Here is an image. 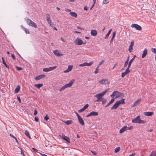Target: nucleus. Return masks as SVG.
Returning a JSON list of instances; mask_svg holds the SVG:
<instances>
[{"label":"nucleus","instance_id":"nucleus-56","mask_svg":"<svg viewBox=\"0 0 156 156\" xmlns=\"http://www.w3.org/2000/svg\"><path fill=\"white\" fill-rule=\"evenodd\" d=\"M88 9V8L86 6H85L84 7V9L85 10H87Z\"/></svg>","mask_w":156,"mask_h":156},{"label":"nucleus","instance_id":"nucleus-30","mask_svg":"<svg viewBox=\"0 0 156 156\" xmlns=\"http://www.w3.org/2000/svg\"><path fill=\"white\" fill-rule=\"evenodd\" d=\"M115 99L114 98H113L109 102V103L106 106H105V107H106L108 106H109L110 105L112 104L114 101Z\"/></svg>","mask_w":156,"mask_h":156},{"label":"nucleus","instance_id":"nucleus-10","mask_svg":"<svg viewBox=\"0 0 156 156\" xmlns=\"http://www.w3.org/2000/svg\"><path fill=\"white\" fill-rule=\"evenodd\" d=\"M93 63L92 62H90L89 63H87V62H85L83 63L80 64L79 65V66L83 67L84 66H91Z\"/></svg>","mask_w":156,"mask_h":156},{"label":"nucleus","instance_id":"nucleus-52","mask_svg":"<svg viewBox=\"0 0 156 156\" xmlns=\"http://www.w3.org/2000/svg\"><path fill=\"white\" fill-rule=\"evenodd\" d=\"M17 98L18 101H19V103H20L21 102V99L20 98V96H17Z\"/></svg>","mask_w":156,"mask_h":156},{"label":"nucleus","instance_id":"nucleus-61","mask_svg":"<svg viewBox=\"0 0 156 156\" xmlns=\"http://www.w3.org/2000/svg\"><path fill=\"white\" fill-rule=\"evenodd\" d=\"M73 32L75 33L80 34L81 33V32H78V31H76V30H74L73 31Z\"/></svg>","mask_w":156,"mask_h":156},{"label":"nucleus","instance_id":"nucleus-7","mask_svg":"<svg viewBox=\"0 0 156 156\" xmlns=\"http://www.w3.org/2000/svg\"><path fill=\"white\" fill-rule=\"evenodd\" d=\"M57 67L56 66L53 67H49L48 68H45L43 69V71L45 72H48L55 69Z\"/></svg>","mask_w":156,"mask_h":156},{"label":"nucleus","instance_id":"nucleus-57","mask_svg":"<svg viewBox=\"0 0 156 156\" xmlns=\"http://www.w3.org/2000/svg\"><path fill=\"white\" fill-rule=\"evenodd\" d=\"M69 72H70L69 70L68 69H67L66 70L64 71V73H68Z\"/></svg>","mask_w":156,"mask_h":156},{"label":"nucleus","instance_id":"nucleus-22","mask_svg":"<svg viewBox=\"0 0 156 156\" xmlns=\"http://www.w3.org/2000/svg\"><path fill=\"white\" fill-rule=\"evenodd\" d=\"M20 86L19 85H18L17 86L16 88L15 89V90H14V92L16 94L17 93L20 91Z\"/></svg>","mask_w":156,"mask_h":156},{"label":"nucleus","instance_id":"nucleus-51","mask_svg":"<svg viewBox=\"0 0 156 156\" xmlns=\"http://www.w3.org/2000/svg\"><path fill=\"white\" fill-rule=\"evenodd\" d=\"M16 68L18 70H21L22 69V68L20 67L16 66Z\"/></svg>","mask_w":156,"mask_h":156},{"label":"nucleus","instance_id":"nucleus-3","mask_svg":"<svg viewBox=\"0 0 156 156\" xmlns=\"http://www.w3.org/2000/svg\"><path fill=\"white\" fill-rule=\"evenodd\" d=\"M124 99H122L121 100L118 101L111 108V110L115 109L120 104L125 103Z\"/></svg>","mask_w":156,"mask_h":156},{"label":"nucleus","instance_id":"nucleus-50","mask_svg":"<svg viewBox=\"0 0 156 156\" xmlns=\"http://www.w3.org/2000/svg\"><path fill=\"white\" fill-rule=\"evenodd\" d=\"M128 62L127 61H126L125 62V64H124V66L125 67H126L128 65Z\"/></svg>","mask_w":156,"mask_h":156},{"label":"nucleus","instance_id":"nucleus-42","mask_svg":"<svg viewBox=\"0 0 156 156\" xmlns=\"http://www.w3.org/2000/svg\"><path fill=\"white\" fill-rule=\"evenodd\" d=\"M99 66H98L96 68L95 71L94 72L95 74H97L98 73V68Z\"/></svg>","mask_w":156,"mask_h":156},{"label":"nucleus","instance_id":"nucleus-31","mask_svg":"<svg viewBox=\"0 0 156 156\" xmlns=\"http://www.w3.org/2000/svg\"><path fill=\"white\" fill-rule=\"evenodd\" d=\"M67 125H69L71 124L72 122L73 121L72 120H68L64 122Z\"/></svg>","mask_w":156,"mask_h":156},{"label":"nucleus","instance_id":"nucleus-19","mask_svg":"<svg viewBox=\"0 0 156 156\" xmlns=\"http://www.w3.org/2000/svg\"><path fill=\"white\" fill-rule=\"evenodd\" d=\"M127 126H124L120 129L119 130V133H123L125 131L127 130Z\"/></svg>","mask_w":156,"mask_h":156},{"label":"nucleus","instance_id":"nucleus-25","mask_svg":"<svg viewBox=\"0 0 156 156\" xmlns=\"http://www.w3.org/2000/svg\"><path fill=\"white\" fill-rule=\"evenodd\" d=\"M135 56H136L135 55L134 56L133 58H132L129 61V62L128 63V67H130V66L131 64L132 63V62H133V61H134Z\"/></svg>","mask_w":156,"mask_h":156},{"label":"nucleus","instance_id":"nucleus-11","mask_svg":"<svg viewBox=\"0 0 156 156\" xmlns=\"http://www.w3.org/2000/svg\"><path fill=\"white\" fill-rule=\"evenodd\" d=\"M98 115V113L96 112L93 111L90 112L86 116V117H88L91 116H97Z\"/></svg>","mask_w":156,"mask_h":156},{"label":"nucleus","instance_id":"nucleus-62","mask_svg":"<svg viewBox=\"0 0 156 156\" xmlns=\"http://www.w3.org/2000/svg\"><path fill=\"white\" fill-rule=\"evenodd\" d=\"M83 110L81 108L78 111V112L79 113H80V112H83Z\"/></svg>","mask_w":156,"mask_h":156},{"label":"nucleus","instance_id":"nucleus-26","mask_svg":"<svg viewBox=\"0 0 156 156\" xmlns=\"http://www.w3.org/2000/svg\"><path fill=\"white\" fill-rule=\"evenodd\" d=\"M2 63L8 69H9V66L6 64V62H5L4 59L3 57H2Z\"/></svg>","mask_w":156,"mask_h":156},{"label":"nucleus","instance_id":"nucleus-60","mask_svg":"<svg viewBox=\"0 0 156 156\" xmlns=\"http://www.w3.org/2000/svg\"><path fill=\"white\" fill-rule=\"evenodd\" d=\"M75 113L76 114V115L77 116L78 118L80 117L76 112H75Z\"/></svg>","mask_w":156,"mask_h":156},{"label":"nucleus","instance_id":"nucleus-33","mask_svg":"<svg viewBox=\"0 0 156 156\" xmlns=\"http://www.w3.org/2000/svg\"><path fill=\"white\" fill-rule=\"evenodd\" d=\"M46 20H47V21L51 20L50 16L48 13H47L46 14Z\"/></svg>","mask_w":156,"mask_h":156},{"label":"nucleus","instance_id":"nucleus-45","mask_svg":"<svg viewBox=\"0 0 156 156\" xmlns=\"http://www.w3.org/2000/svg\"><path fill=\"white\" fill-rule=\"evenodd\" d=\"M133 126H130L129 127H127V130H131L133 129Z\"/></svg>","mask_w":156,"mask_h":156},{"label":"nucleus","instance_id":"nucleus-8","mask_svg":"<svg viewBox=\"0 0 156 156\" xmlns=\"http://www.w3.org/2000/svg\"><path fill=\"white\" fill-rule=\"evenodd\" d=\"M75 43L77 45H81L83 44V41L79 38H77L75 41Z\"/></svg>","mask_w":156,"mask_h":156},{"label":"nucleus","instance_id":"nucleus-63","mask_svg":"<svg viewBox=\"0 0 156 156\" xmlns=\"http://www.w3.org/2000/svg\"><path fill=\"white\" fill-rule=\"evenodd\" d=\"M77 28L78 29H80L81 30H84V29L83 28L80 27H77Z\"/></svg>","mask_w":156,"mask_h":156},{"label":"nucleus","instance_id":"nucleus-20","mask_svg":"<svg viewBox=\"0 0 156 156\" xmlns=\"http://www.w3.org/2000/svg\"><path fill=\"white\" fill-rule=\"evenodd\" d=\"M90 34L92 35L95 36L97 34V32L96 30H91Z\"/></svg>","mask_w":156,"mask_h":156},{"label":"nucleus","instance_id":"nucleus-47","mask_svg":"<svg viewBox=\"0 0 156 156\" xmlns=\"http://www.w3.org/2000/svg\"><path fill=\"white\" fill-rule=\"evenodd\" d=\"M105 62V60H101V62H100L99 66H100L104 62Z\"/></svg>","mask_w":156,"mask_h":156},{"label":"nucleus","instance_id":"nucleus-2","mask_svg":"<svg viewBox=\"0 0 156 156\" xmlns=\"http://www.w3.org/2000/svg\"><path fill=\"white\" fill-rule=\"evenodd\" d=\"M74 81L75 80L74 79L70 81L69 83L65 84V85L63 86L61 88H60L59 90V91H61L64 90L66 88L71 87Z\"/></svg>","mask_w":156,"mask_h":156},{"label":"nucleus","instance_id":"nucleus-44","mask_svg":"<svg viewBox=\"0 0 156 156\" xmlns=\"http://www.w3.org/2000/svg\"><path fill=\"white\" fill-rule=\"evenodd\" d=\"M151 51L156 54V49L155 48H151Z\"/></svg>","mask_w":156,"mask_h":156},{"label":"nucleus","instance_id":"nucleus-23","mask_svg":"<svg viewBox=\"0 0 156 156\" xmlns=\"http://www.w3.org/2000/svg\"><path fill=\"white\" fill-rule=\"evenodd\" d=\"M69 14L71 16L74 17L76 18L77 16V15L74 12H71L69 13Z\"/></svg>","mask_w":156,"mask_h":156},{"label":"nucleus","instance_id":"nucleus-32","mask_svg":"<svg viewBox=\"0 0 156 156\" xmlns=\"http://www.w3.org/2000/svg\"><path fill=\"white\" fill-rule=\"evenodd\" d=\"M109 90V89H108L105 90L103 91L100 94L102 95L103 96L107 92L108 90Z\"/></svg>","mask_w":156,"mask_h":156},{"label":"nucleus","instance_id":"nucleus-41","mask_svg":"<svg viewBox=\"0 0 156 156\" xmlns=\"http://www.w3.org/2000/svg\"><path fill=\"white\" fill-rule=\"evenodd\" d=\"M134 41L133 40H132L131 41V44H130V45L129 46L133 47V46L134 45Z\"/></svg>","mask_w":156,"mask_h":156},{"label":"nucleus","instance_id":"nucleus-43","mask_svg":"<svg viewBox=\"0 0 156 156\" xmlns=\"http://www.w3.org/2000/svg\"><path fill=\"white\" fill-rule=\"evenodd\" d=\"M49 119V118L48 117V116L47 115H46V116H45L44 117V119L45 120H48V119Z\"/></svg>","mask_w":156,"mask_h":156},{"label":"nucleus","instance_id":"nucleus-37","mask_svg":"<svg viewBox=\"0 0 156 156\" xmlns=\"http://www.w3.org/2000/svg\"><path fill=\"white\" fill-rule=\"evenodd\" d=\"M133 50V47L129 46V52H131L132 51V50Z\"/></svg>","mask_w":156,"mask_h":156},{"label":"nucleus","instance_id":"nucleus-16","mask_svg":"<svg viewBox=\"0 0 156 156\" xmlns=\"http://www.w3.org/2000/svg\"><path fill=\"white\" fill-rule=\"evenodd\" d=\"M144 114L145 115L149 116H152L153 114V112H144Z\"/></svg>","mask_w":156,"mask_h":156},{"label":"nucleus","instance_id":"nucleus-6","mask_svg":"<svg viewBox=\"0 0 156 156\" xmlns=\"http://www.w3.org/2000/svg\"><path fill=\"white\" fill-rule=\"evenodd\" d=\"M98 83L100 84L106 85L109 84V82L108 80L106 79L99 80Z\"/></svg>","mask_w":156,"mask_h":156},{"label":"nucleus","instance_id":"nucleus-27","mask_svg":"<svg viewBox=\"0 0 156 156\" xmlns=\"http://www.w3.org/2000/svg\"><path fill=\"white\" fill-rule=\"evenodd\" d=\"M48 23L49 24V25L51 27H53V25H54V23L52 22L51 20H50L47 21Z\"/></svg>","mask_w":156,"mask_h":156},{"label":"nucleus","instance_id":"nucleus-55","mask_svg":"<svg viewBox=\"0 0 156 156\" xmlns=\"http://www.w3.org/2000/svg\"><path fill=\"white\" fill-rule=\"evenodd\" d=\"M35 120L36 122H38V118L37 117H35Z\"/></svg>","mask_w":156,"mask_h":156},{"label":"nucleus","instance_id":"nucleus-9","mask_svg":"<svg viewBox=\"0 0 156 156\" xmlns=\"http://www.w3.org/2000/svg\"><path fill=\"white\" fill-rule=\"evenodd\" d=\"M131 27L132 28L135 27L136 29L138 30H142L141 27L138 24H133L131 25Z\"/></svg>","mask_w":156,"mask_h":156},{"label":"nucleus","instance_id":"nucleus-58","mask_svg":"<svg viewBox=\"0 0 156 156\" xmlns=\"http://www.w3.org/2000/svg\"><path fill=\"white\" fill-rule=\"evenodd\" d=\"M69 72H70L69 70L68 69H67L66 70L64 71V73H68Z\"/></svg>","mask_w":156,"mask_h":156},{"label":"nucleus","instance_id":"nucleus-28","mask_svg":"<svg viewBox=\"0 0 156 156\" xmlns=\"http://www.w3.org/2000/svg\"><path fill=\"white\" fill-rule=\"evenodd\" d=\"M43 86V84L42 83H40L38 84H36L35 85V86L37 88L39 89L41 87Z\"/></svg>","mask_w":156,"mask_h":156},{"label":"nucleus","instance_id":"nucleus-29","mask_svg":"<svg viewBox=\"0 0 156 156\" xmlns=\"http://www.w3.org/2000/svg\"><path fill=\"white\" fill-rule=\"evenodd\" d=\"M112 30V29L110 30H109V31H108L107 34L105 36V39H107L108 37L109 36V34H110Z\"/></svg>","mask_w":156,"mask_h":156},{"label":"nucleus","instance_id":"nucleus-53","mask_svg":"<svg viewBox=\"0 0 156 156\" xmlns=\"http://www.w3.org/2000/svg\"><path fill=\"white\" fill-rule=\"evenodd\" d=\"M88 106H89L88 104H87L85 106H84L83 107V108H85V109H86L88 107Z\"/></svg>","mask_w":156,"mask_h":156},{"label":"nucleus","instance_id":"nucleus-18","mask_svg":"<svg viewBox=\"0 0 156 156\" xmlns=\"http://www.w3.org/2000/svg\"><path fill=\"white\" fill-rule=\"evenodd\" d=\"M78 119L79 123L82 125H84V122L82 118L81 117H80L78 118Z\"/></svg>","mask_w":156,"mask_h":156},{"label":"nucleus","instance_id":"nucleus-12","mask_svg":"<svg viewBox=\"0 0 156 156\" xmlns=\"http://www.w3.org/2000/svg\"><path fill=\"white\" fill-rule=\"evenodd\" d=\"M60 136L63 140L65 141H66L68 143L70 142V139L68 137L65 136L63 134H62V135H60Z\"/></svg>","mask_w":156,"mask_h":156},{"label":"nucleus","instance_id":"nucleus-4","mask_svg":"<svg viewBox=\"0 0 156 156\" xmlns=\"http://www.w3.org/2000/svg\"><path fill=\"white\" fill-rule=\"evenodd\" d=\"M132 122L138 123H144L146 122L145 120H142L140 119V116H137L135 119L132 120Z\"/></svg>","mask_w":156,"mask_h":156},{"label":"nucleus","instance_id":"nucleus-1","mask_svg":"<svg viewBox=\"0 0 156 156\" xmlns=\"http://www.w3.org/2000/svg\"><path fill=\"white\" fill-rule=\"evenodd\" d=\"M25 20L27 23V24L28 25L34 27L35 28L37 27V26L36 23H34L31 20L28 18H25Z\"/></svg>","mask_w":156,"mask_h":156},{"label":"nucleus","instance_id":"nucleus-34","mask_svg":"<svg viewBox=\"0 0 156 156\" xmlns=\"http://www.w3.org/2000/svg\"><path fill=\"white\" fill-rule=\"evenodd\" d=\"M115 32H114L113 33V35L112 39L111 40L110 42H112L113 41V39L115 37Z\"/></svg>","mask_w":156,"mask_h":156},{"label":"nucleus","instance_id":"nucleus-40","mask_svg":"<svg viewBox=\"0 0 156 156\" xmlns=\"http://www.w3.org/2000/svg\"><path fill=\"white\" fill-rule=\"evenodd\" d=\"M25 134L27 136L30 135L29 132L27 130L25 131Z\"/></svg>","mask_w":156,"mask_h":156},{"label":"nucleus","instance_id":"nucleus-48","mask_svg":"<svg viewBox=\"0 0 156 156\" xmlns=\"http://www.w3.org/2000/svg\"><path fill=\"white\" fill-rule=\"evenodd\" d=\"M126 73L125 72L122 73L121 74V77H123L126 75Z\"/></svg>","mask_w":156,"mask_h":156},{"label":"nucleus","instance_id":"nucleus-17","mask_svg":"<svg viewBox=\"0 0 156 156\" xmlns=\"http://www.w3.org/2000/svg\"><path fill=\"white\" fill-rule=\"evenodd\" d=\"M53 53L54 54L58 56H62L63 54H61L59 53V51L58 50H55L54 51Z\"/></svg>","mask_w":156,"mask_h":156},{"label":"nucleus","instance_id":"nucleus-24","mask_svg":"<svg viewBox=\"0 0 156 156\" xmlns=\"http://www.w3.org/2000/svg\"><path fill=\"white\" fill-rule=\"evenodd\" d=\"M21 27L22 29L26 33H27L28 34H29L30 33L27 29L23 25H21Z\"/></svg>","mask_w":156,"mask_h":156},{"label":"nucleus","instance_id":"nucleus-54","mask_svg":"<svg viewBox=\"0 0 156 156\" xmlns=\"http://www.w3.org/2000/svg\"><path fill=\"white\" fill-rule=\"evenodd\" d=\"M37 113V112L36 109L34 110V115H36Z\"/></svg>","mask_w":156,"mask_h":156},{"label":"nucleus","instance_id":"nucleus-36","mask_svg":"<svg viewBox=\"0 0 156 156\" xmlns=\"http://www.w3.org/2000/svg\"><path fill=\"white\" fill-rule=\"evenodd\" d=\"M120 150V148L119 147H118L116 148L115 150V152L117 153L119 152Z\"/></svg>","mask_w":156,"mask_h":156},{"label":"nucleus","instance_id":"nucleus-59","mask_svg":"<svg viewBox=\"0 0 156 156\" xmlns=\"http://www.w3.org/2000/svg\"><path fill=\"white\" fill-rule=\"evenodd\" d=\"M65 10L66 12H70V11H71L70 10L67 9H65Z\"/></svg>","mask_w":156,"mask_h":156},{"label":"nucleus","instance_id":"nucleus-49","mask_svg":"<svg viewBox=\"0 0 156 156\" xmlns=\"http://www.w3.org/2000/svg\"><path fill=\"white\" fill-rule=\"evenodd\" d=\"M107 101L106 99H104L102 101V103L103 104H105L106 103Z\"/></svg>","mask_w":156,"mask_h":156},{"label":"nucleus","instance_id":"nucleus-15","mask_svg":"<svg viewBox=\"0 0 156 156\" xmlns=\"http://www.w3.org/2000/svg\"><path fill=\"white\" fill-rule=\"evenodd\" d=\"M141 99H138L133 104V105L132 106V107H134L135 106H136L138 105L141 102Z\"/></svg>","mask_w":156,"mask_h":156},{"label":"nucleus","instance_id":"nucleus-13","mask_svg":"<svg viewBox=\"0 0 156 156\" xmlns=\"http://www.w3.org/2000/svg\"><path fill=\"white\" fill-rule=\"evenodd\" d=\"M45 77V75L44 74H41L39 75V76L35 77L34 78L35 80H38L44 78Z\"/></svg>","mask_w":156,"mask_h":156},{"label":"nucleus","instance_id":"nucleus-14","mask_svg":"<svg viewBox=\"0 0 156 156\" xmlns=\"http://www.w3.org/2000/svg\"><path fill=\"white\" fill-rule=\"evenodd\" d=\"M102 97L103 96L100 93L94 95V97L97 98L101 100L103 99V98H102Z\"/></svg>","mask_w":156,"mask_h":156},{"label":"nucleus","instance_id":"nucleus-39","mask_svg":"<svg viewBox=\"0 0 156 156\" xmlns=\"http://www.w3.org/2000/svg\"><path fill=\"white\" fill-rule=\"evenodd\" d=\"M109 2L108 0H103V3L104 4H107Z\"/></svg>","mask_w":156,"mask_h":156},{"label":"nucleus","instance_id":"nucleus-64","mask_svg":"<svg viewBox=\"0 0 156 156\" xmlns=\"http://www.w3.org/2000/svg\"><path fill=\"white\" fill-rule=\"evenodd\" d=\"M156 155V154H152V153H151V154L149 156H155Z\"/></svg>","mask_w":156,"mask_h":156},{"label":"nucleus","instance_id":"nucleus-21","mask_svg":"<svg viewBox=\"0 0 156 156\" xmlns=\"http://www.w3.org/2000/svg\"><path fill=\"white\" fill-rule=\"evenodd\" d=\"M147 52V49H145L143 51V53L142 55V58H143L146 56Z\"/></svg>","mask_w":156,"mask_h":156},{"label":"nucleus","instance_id":"nucleus-38","mask_svg":"<svg viewBox=\"0 0 156 156\" xmlns=\"http://www.w3.org/2000/svg\"><path fill=\"white\" fill-rule=\"evenodd\" d=\"M73 67V66L72 65H69L68 66V68L67 69H68L70 71L72 69Z\"/></svg>","mask_w":156,"mask_h":156},{"label":"nucleus","instance_id":"nucleus-46","mask_svg":"<svg viewBox=\"0 0 156 156\" xmlns=\"http://www.w3.org/2000/svg\"><path fill=\"white\" fill-rule=\"evenodd\" d=\"M19 149L21 150V153L23 154V156H24L25 155L23 153V151L22 149L21 148L18 147Z\"/></svg>","mask_w":156,"mask_h":156},{"label":"nucleus","instance_id":"nucleus-5","mask_svg":"<svg viewBox=\"0 0 156 156\" xmlns=\"http://www.w3.org/2000/svg\"><path fill=\"white\" fill-rule=\"evenodd\" d=\"M123 94L117 91H115L113 92L112 94L110 95V96L113 98V96H115V98H116L121 96H123Z\"/></svg>","mask_w":156,"mask_h":156},{"label":"nucleus","instance_id":"nucleus-35","mask_svg":"<svg viewBox=\"0 0 156 156\" xmlns=\"http://www.w3.org/2000/svg\"><path fill=\"white\" fill-rule=\"evenodd\" d=\"M129 67H128L126 69V71L124 72L125 73H126V74H127L130 72V71L129 69Z\"/></svg>","mask_w":156,"mask_h":156}]
</instances>
